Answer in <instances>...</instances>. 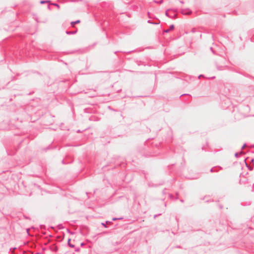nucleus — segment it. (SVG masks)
Returning <instances> with one entry per match:
<instances>
[{
  "label": "nucleus",
  "mask_w": 254,
  "mask_h": 254,
  "mask_svg": "<svg viewBox=\"0 0 254 254\" xmlns=\"http://www.w3.org/2000/svg\"><path fill=\"white\" fill-rule=\"evenodd\" d=\"M169 30H166L165 31V32H167H167H168L169 31Z\"/></svg>",
  "instance_id": "20e7f679"
},
{
  "label": "nucleus",
  "mask_w": 254,
  "mask_h": 254,
  "mask_svg": "<svg viewBox=\"0 0 254 254\" xmlns=\"http://www.w3.org/2000/svg\"><path fill=\"white\" fill-rule=\"evenodd\" d=\"M174 28V25H171V27H170V29L172 30Z\"/></svg>",
  "instance_id": "7ed1b4c3"
},
{
  "label": "nucleus",
  "mask_w": 254,
  "mask_h": 254,
  "mask_svg": "<svg viewBox=\"0 0 254 254\" xmlns=\"http://www.w3.org/2000/svg\"><path fill=\"white\" fill-rule=\"evenodd\" d=\"M70 241V240L69 239V240H68V244H69V245L71 247H74V246H73L72 244H70L69 243Z\"/></svg>",
  "instance_id": "f03ea898"
},
{
  "label": "nucleus",
  "mask_w": 254,
  "mask_h": 254,
  "mask_svg": "<svg viewBox=\"0 0 254 254\" xmlns=\"http://www.w3.org/2000/svg\"><path fill=\"white\" fill-rule=\"evenodd\" d=\"M80 22V20H77L75 22H71V24L72 25V26H74V25L76 24V23H79Z\"/></svg>",
  "instance_id": "f257e3e1"
},
{
  "label": "nucleus",
  "mask_w": 254,
  "mask_h": 254,
  "mask_svg": "<svg viewBox=\"0 0 254 254\" xmlns=\"http://www.w3.org/2000/svg\"><path fill=\"white\" fill-rule=\"evenodd\" d=\"M116 220V218H114V219H113V220Z\"/></svg>",
  "instance_id": "39448f33"
}]
</instances>
